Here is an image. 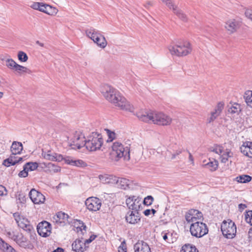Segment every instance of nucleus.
I'll list each match as a JSON object with an SVG mask.
<instances>
[{"mask_svg": "<svg viewBox=\"0 0 252 252\" xmlns=\"http://www.w3.org/2000/svg\"><path fill=\"white\" fill-rule=\"evenodd\" d=\"M104 97L109 102L120 107L122 110L133 112L134 108L126 99L121 95V93L111 86H104V91L102 92Z\"/></svg>", "mask_w": 252, "mask_h": 252, "instance_id": "nucleus-1", "label": "nucleus"}, {"mask_svg": "<svg viewBox=\"0 0 252 252\" xmlns=\"http://www.w3.org/2000/svg\"><path fill=\"white\" fill-rule=\"evenodd\" d=\"M136 115L140 120L143 122L152 123L158 125H169L172 121L170 117L162 113L153 111L144 113L139 112Z\"/></svg>", "mask_w": 252, "mask_h": 252, "instance_id": "nucleus-2", "label": "nucleus"}, {"mask_svg": "<svg viewBox=\"0 0 252 252\" xmlns=\"http://www.w3.org/2000/svg\"><path fill=\"white\" fill-rule=\"evenodd\" d=\"M168 50L172 56L183 57L190 53L192 49L189 42L183 41V42H177L174 46H169Z\"/></svg>", "mask_w": 252, "mask_h": 252, "instance_id": "nucleus-3", "label": "nucleus"}, {"mask_svg": "<svg viewBox=\"0 0 252 252\" xmlns=\"http://www.w3.org/2000/svg\"><path fill=\"white\" fill-rule=\"evenodd\" d=\"M13 216L18 226L26 231L31 239H34L36 235L30 221L27 218L21 216L18 212L14 213Z\"/></svg>", "mask_w": 252, "mask_h": 252, "instance_id": "nucleus-4", "label": "nucleus"}, {"mask_svg": "<svg viewBox=\"0 0 252 252\" xmlns=\"http://www.w3.org/2000/svg\"><path fill=\"white\" fill-rule=\"evenodd\" d=\"M102 144V136L96 132H93L84 142V146L90 151H95L99 149Z\"/></svg>", "mask_w": 252, "mask_h": 252, "instance_id": "nucleus-5", "label": "nucleus"}, {"mask_svg": "<svg viewBox=\"0 0 252 252\" xmlns=\"http://www.w3.org/2000/svg\"><path fill=\"white\" fill-rule=\"evenodd\" d=\"M112 151L110 153L112 158H115V160H118L120 158L124 157L125 159L130 158V150L128 147H124L120 143L116 142L112 146Z\"/></svg>", "mask_w": 252, "mask_h": 252, "instance_id": "nucleus-6", "label": "nucleus"}, {"mask_svg": "<svg viewBox=\"0 0 252 252\" xmlns=\"http://www.w3.org/2000/svg\"><path fill=\"white\" fill-rule=\"evenodd\" d=\"M87 36L94 41L99 47L104 48L107 42L105 37L93 28L86 30Z\"/></svg>", "mask_w": 252, "mask_h": 252, "instance_id": "nucleus-7", "label": "nucleus"}, {"mask_svg": "<svg viewBox=\"0 0 252 252\" xmlns=\"http://www.w3.org/2000/svg\"><path fill=\"white\" fill-rule=\"evenodd\" d=\"M190 232L193 236L201 238L208 233V229L205 223L197 221L191 224Z\"/></svg>", "mask_w": 252, "mask_h": 252, "instance_id": "nucleus-8", "label": "nucleus"}, {"mask_svg": "<svg viewBox=\"0 0 252 252\" xmlns=\"http://www.w3.org/2000/svg\"><path fill=\"white\" fill-rule=\"evenodd\" d=\"M220 228L223 235L226 238L232 239L236 235V226L234 222L231 220H229V222L223 220Z\"/></svg>", "mask_w": 252, "mask_h": 252, "instance_id": "nucleus-9", "label": "nucleus"}, {"mask_svg": "<svg viewBox=\"0 0 252 252\" xmlns=\"http://www.w3.org/2000/svg\"><path fill=\"white\" fill-rule=\"evenodd\" d=\"M5 65L10 69L13 70L20 75L22 73L31 74L32 71L26 66H24L17 63L13 59H7L6 60Z\"/></svg>", "mask_w": 252, "mask_h": 252, "instance_id": "nucleus-10", "label": "nucleus"}, {"mask_svg": "<svg viewBox=\"0 0 252 252\" xmlns=\"http://www.w3.org/2000/svg\"><path fill=\"white\" fill-rule=\"evenodd\" d=\"M51 224L47 221L43 220L37 225V231L38 234L43 237H47L51 233Z\"/></svg>", "mask_w": 252, "mask_h": 252, "instance_id": "nucleus-11", "label": "nucleus"}, {"mask_svg": "<svg viewBox=\"0 0 252 252\" xmlns=\"http://www.w3.org/2000/svg\"><path fill=\"white\" fill-rule=\"evenodd\" d=\"M85 205L89 211L95 212L100 209L101 201L97 197H91L86 199Z\"/></svg>", "mask_w": 252, "mask_h": 252, "instance_id": "nucleus-12", "label": "nucleus"}, {"mask_svg": "<svg viewBox=\"0 0 252 252\" xmlns=\"http://www.w3.org/2000/svg\"><path fill=\"white\" fill-rule=\"evenodd\" d=\"M29 195L32 202L34 204L43 203L45 200V196L34 189L31 190Z\"/></svg>", "mask_w": 252, "mask_h": 252, "instance_id": "nucleus-13", "label": "nucleus"}, {"mask_svg": "<svg viewBox=\"0 0 252 252\" xmlns=\"http://www.w3.org/2000/svg\"><path fill=\"white\" fill-rule=\"evenodd\" d=\"M241 26V22L235 19H231L225 23V28L229 34L236 32Z\"/></svg>", "mask_w": 252, "mask_h": 252, "instance_id": "nucleus-14", "label": "nucleus"}, {"mask_svg": "<svg viewBox=\"0 0 252 252\" xmlns=\"http://www.w3.org/2000/svg\"><path fill=\"white\" fill-rule=\"evenodd\" d=\"M42 156L44 158L52 161L60 162L63 160L64 159V158H63L62 155L58 154L54 152H52L51 151H48L47 152L43 151L42 153Z\"/></svg>", "mask_w": 252, "mask_h": 252, "instance_id": "nucleus-15", "label": "nucleus"}, {"mask_svg": "<svg viewBox=\"0 0 252 252\" xmlns=\"http://www.w3.org/2000/svg\"><path fill=\"white\" fill-rule=\"evenodd\" d=\"M139 212L129 211L125 218L127 222L130 224H135L140 220Z\"/></svg>", "mask_w": 252, "mask_h": 252, "instance_id": "nucleus-16", "label": "nucleus"}, {"mask_svg": "<svg viewBox=\"0 0 252 252\" xmlns=\"http://www.w3.org/2000/svg\"><path fill=\"white\" fill-rule=\"evenodd\" d=\"M63 160L65 163L67 164L78 167H85L87 165V164L83 160L81 159L75 160L70 157H66L64 158Z\"/></svg>", "mask_w": 252, "mask_h": 252, "instance_id": "nucleus-17", "label": "nucleus"}, {"mask_svg": "<svg viewBox=\"0 0 252 252\" xmlns=\"http://www.w3.org/2000/svg\"><path fill=\"white\" fill-rule=\"evenodd\" d=\"M133 249L135 252H151L148 244L143 241L137 242L134 245Z\"/></svg>", "mask_w": 252, "mask_h": 252, "instance_id": "nucleus-18", "label": "nucleus"}, {"mask_svg": "<svg viewBox=\"0 0 252 252\" xmlns=\"http://www.w3.org/2000/svg\"><path fill=\"white\" fill-rule=\"evenodd\" d=\"M241 152L245 156L252 158V142L246 141L240 147Z\"/></svg>", "mask_w": 252, "mask_h": 252, "instance_id": "nucleus-19", "label": "nucleus"}, {"mask_svg": "<svg viewBox=\"0 0 252 252\" xmlns=\"http://www.w3.org/2000/svg\"><path fill=\"white\" fill-rule=\"evenodd\" d=\"M87 248L85 243L80 239H76L72 244V249L75 252H84Z\"/></svg>", "mask_w": 252, "mask_h": 252, "instance_id": "nucleus-20", "label": "nucleus"}, {"mask_svg": "<svg viewBox=\"0 0 252 252\" xmlns=\"http://www.w3.org/2000/svg\"><path fill=\"white\" fill-rule=\"evenodd\" d=\"M227 111L228 114H230L233 116H235L236 115L238 116L242 111L241 106L237 103L228 105L227 106Z\"/></svg>", "mask_w": 252, "mask_h": 252, "instance_id": "nucleus-21", "label": "nucleus"}, {"mask_svg": "<svg viewBox=\"0 0 252 252\" xmlns=\"http://www.w3.org/2000/svg\"><path fill=\"white\" fill-rule=\"evenodd\" d=\"M81 139V135L78 134H76L74 135L73 137L71 139V143H70L71 146H74L72 147L73 149L77 148V149H80L81 148L84 146V142L85 140H82V143H79Z\"/></svg>", "mask_w": 252, "mask_h": 252, "instance_id": "nucleus-22", "label": "nucleus"}, {"mask_svg": "<svg viewBox=\"0 0 252 252\" xmlns=\"http://www.w3.org/2000/svg\"><path fill=\"white\" fill-rule=\"evenodd\" d=\"M69 218V216L62 212H59L54 217V219L56 222L58 223H65V221L69 222L68 219Z\"/></svg>", "mask_w": 252, "mask_h": 252, "instance_id": "nucleus-23", "label": "nucleus"}, {"mask_svg": "<svg viewBox=\"0 0 252 252\" xmlns=\"http://www.w3.org/2000/svg\"><path fill=\"white\" fill-rule=\"evenodd\" d=\"M16 155L12 153L8 158L3 161L2 164L5 166L9 167L10 165H14L18 163V161H17L18 158Z\"/></svg>", "mask_w": 252, "mask_h": 252, "instance_id": "nucleus-24", "label": "nucleus"}, {"mask_svg": "<svg viewBox=\"0 0 252 252\" xmlns=\"http://www.w3.org/2000/svg\"><path fill=\"white\" fill-rule=\"evenodd\" d=\"M23 150V145L21 142L14 141L11 146V151L13 155L21 154Z\"/></svg>", "mask_w": 252, "mask_h": 252, "instance_id": "nucleus-25", "label": "nucleus"}, {"mask_svg": "<svg viewBox=\"0 0 252 252\" xmlns=\"http://www.w3.org/2000/svg\"><path fill=\"white\" fill-rule=\"evenodd\" d=\"M16 242L21 247L25 249H32V245L27 241V239L23 236L18 237Z\"/></svg>", "mask_w": 252, "mask_h": 252, "instance_id": "nucleus-26", "label": "nucleus"}, {"mask_svg": "<svg viewBox=\"0 0 252 252\" xmlns=\"http://www.w3.org/2000/svg\"><path fill=\"white\" fill-rule=\"evenodd\" d=\"M0 249L3 252H16L11 246L5 243L0 238Z\"/></svg>", "mask_w": 252, "mask_h": 252, "instance_id": "nucleus-27", "label": "nucleus"}, {"mask_svg": "<svg viewBox=\"0 0 252 252\" xmlns=\"http://www.w3.org/2000/svg\"><path fill=\"white\" fill-rule=\"evenodd\" d=\"M181 252H198V251L194 245L186 244L182 247Z\"/></svg>", "mask_w": 252, "mask_h": 252, "instance_id": "nucleus-28", "label": "nucleus"}, {"mask_svg": "<svg viewBox=\"0 0 252 252\" xmlns=\"http://www.w3.org/2000/svg\"><path fill=\"white\" fill-rule=\"evenodd\" d=\"M203 166L208 169L211 171L216 170L218 168V161L216 160L214 161H210L209 162L203 164Z\"/></svg>", "mask_w": 252, "mask_h": 252, "instance_id": "nucleus-29", "label": "nucleus"}, {"mask_svg": "<svg viewBox=\"0 0 252 252\" xmlns=\"http://www.w3.org/2000/svg\"><path fill=\"white\" fill-rule=\"evenodd\" d=\"M132 208H131L130 210H133V212H138L140 210L141 208V204L140 202V199L138 197L135 198L134 199L133 202H132Z\"/></svg>", "mask_w": 252, "mask_h": 252, "instance_id": "nucleus-30", "label": "nucleus"}, {"mask_svg": "<svg viewBox=\"0 0 252 252\" xmlns=\"http://www.w3.org/2000/svg\"><path fill=\"white\" fill-rule=\"evenodd\" d=\"M244 97L247 105L252 108V91L245 92Z\"/></svg>", "mask_w": 252, "mask_h": 252, "instance_id": "nucleus-31", "label": "nucleus"}, {"mask_svg": "<svg viewBox=\"0 0 252 252\" xmlns=\"http://www.w3.org/2000/svg\"><path fill=\"white\" fill-rule=\"evenodd\" d=\"M130 185V181L126 178H121L119 179L118 186L126 189Z\"/></svg>", "mask_w": 252, "mask_h": 252, "instance_id": "nucleus-32", "label": "nucleus"}, {"mask_svg": "<svg viewBox=\"0 0 252 252\" xmlns=\"http://www.w3.org/2000/svg\"><path fill=\"white\" fill-rule=\"evenodd\" d=\"M252 179V177L248 175H242L236 178L237 181L241 183H248L251 181Z\"/></svg>", "mask_w": 252, "mask_h": 252, "instance_id": "nucleus-33", "label": "nucleus"}, {"mask_svg": "<svg viewBox=\"0 0 252 252\" xmlns=\"http://www.w3.org/2000/svg\"><path fill=\"white\" fill-rule=\"evenodd\" d=\"M24 165L27 167V169L28 171H34L38 167V164L36 162H27Z\"/></svg>", "mask_w": 252, "mask_h": 252, "instance_id": "nucleus-34", "label": "nucleus"}, {"mask_svg": "<svg viewBox=\"0 0 252 252\" xmlns=\"http://www.w3.org/2000/svg\"><path fill=\"white\" fill-rule=\"evenodd\" d=\"M58 9L54 7L50 6V5H47V8L45 10V13H46L50 15H54L57 13Z\"/></svg>", "mask_w": 252, "mask_h": 252, "instance_id": "nucleus-35", "label": "nucleus"}, {"mask_svg": "<svg viewBox=\"0 0 252 252\" xmlns=\"http://www.w3.org/2000/svg\"><path fill=\"white\" fill-rule=\"evenodd\" d=\"M174 13L183 21H187V17L186 14L183 13L182 11L178 9H174Z\"/></svg>", "mask_w": 252, "mask_h": 252, "instance_id": "nucleus-36", "label": "nucleus"}, {"mask_svg": "<svg viewBox=\"0 0 252 252\" xmlns=\"http://www.w3.org/2000/svg\"><path fill=\"white\" fill-rule=\"evenodd\" d=\"M189 211L193 218L201 219L203 217L202 213L197 210L190 209Z\"/></svg>", "mask_w": 252, "mask_h": 252, "instance_id": "nucleus-37", "label": "nucleus"}, {"mask_svg": "<svg viewBox=\"0 0 252 252\" xmlns=\"http://www.w3.org/2000/svg\"><path fill=\"white\" fill-rule=\"evenodd\" d=\"M18 58L22 62H26L28 60L27 55L23 51H19L18 53Z\"/></svg>", "mask_w": 252, "mask_h": 252, "instance_id": "nucleus-38", "label": "nucleus"}, {"mask_svg": "<svg viewBox=\"0 0 252 252\" xmlns=\"http://www.w3.org/2000/svg\"><path fill=\"white\" fill-rule=\"evenodd\" d=\"M224 107V103L222 102H220L218 103L216 108L214 110V112L220 115L222 110Z\"/></svg>", "mask_w": 252, "mask_h": 252, "instance_id": "nucleus-39", "label": "nucleus"}, {"mask_svg": "<svg viewBox=\"0 0 252 252\" xmlns=\"http://www.w3.org/2000/svg\"><path fill=\"white\" fill-rule=\"evenodd\" d=\"M154 201V198L151 195L146 197L143 200V204L147 206L151 205Z\"/></svg>", "mask_w": 252, "mask_h": 252, "instance_id": "nucleus-40", "label": "nucleus"}, {"mask_svg": "<svg viewBox=\"0 0 252 252\" xmlns=\"http://www.w3.org/2000/svg\"><path fill=\"white\" fill-rule=\"evenodd\" d=\"M245 220L247 223L252 225V211H249L245 214Z\"/></svg>", "mask_w": 252, "mask_h": 252, "instance_id": "nucleus-41", "label": "nucleus"}, {"mask_svg": "<svg viewBox=\"0 0 252 252\" xmlns=\"http://www.w3.org/2000/svg\"><path fill=\"white\" fill-rule=\"evenodd\" d=\"M220 115L213 111L211 112V116L207 119L208 123H211L215 121Z\"/></svg>", "mask_w": 252, "mask_h": 252, "instance_id": "nucleus-42", "label": "nucleus"}, {"mask_svg": "<svg viewBox=\"0 0 252 252\" xmlns=\"http://www.w3.org/2000/svg\"><path fill=\"white\" fill-rule=\"evenodd\" d=\"M184 151V150L183 149V148H181V147H179L178 148V149H177L176 150H173L174 152L172 154L171 159H173L175 158L177 156L181 154Z\"/></svg>", "mask_w": 252, "mask_h": 252, "instance_id": "nucleus-43", "label": "nucleus"}, {"mask_svg": "<svg viewBox=\"0 0 252 252\" xmlns=\"http://www.w3.org/2000/svg\"><path fill=\"white\" fill-rule=\"evenodd\" d=\"M18 176L21 178H25L28 176V171L27 169L26 166L24 165L23 170L19 173Z\"/></svg>", "mask_w": 252, "mask_h": 252, "instance_id": "nucleus-44", "label": "nucleus"}, {"mask_svg": "<svg viewBox=\"0 0 252 252\" xmlns=\"http://www.w3.org/2000/svg\"><path fill=\"white\" fill-rule=\"evenodd\" d=\"M135 197H136V196H132L128 197V198H127L126 199V205L129 209H131V207L132 208V202H133L134 199H135Z\"/></svg>", "mask_w": 252, "mask_h": 252, "instance_id": "nucleus-45", "label": "nucleus"}, {"mask_svg": "<svg viewBox=\"0 0 252 252\" xmlns=\"http://www.w3.org/2000/svg\"><path fill=\"white\" fill-rule=\"evenodd\" d=\"M105 130L107 132L108 138L110 139L111 141L115 139L116 134L114 131H112L108 129H105Z\"/></svg>", "mask_w": 252, "mask_h": 252, "instance_id": "nucleus-46", "label": "nucleus"}, {"mask_svg": "<svg viewBox=\"0 0 252 252\" xmlns=\"http://www.w3.org/2000/svg\"><path fill=\"white\" fill-rule=\"evenodd\" d=\"M47 166L49 168H52L54 172H58L61 170L60 167L59 166H57L51 162L48 163Z\"/></svg>", "mask_w": 252, "mask_h": 252, "instance_id": "nucleus-47", "label": "nucleus"}, {"mask_svg": "<svg viewBox=\"0 0 252 252\" xmlns=\"http://www.w3.org/2000/svg\"><path fill=\"white\" fill-rule=\"evenodd\" d=\"M163 2H166V5L169 8H172L173 11L174 12L175 9H177V7L175 6L173 3L171 2V1L169 0H161Z\"/></svg>", "mask_w": 252, "mask_h": 252, "instance_id": "nucleus-48", "label": "nucleus"}, {"mask_svg": "<svg viewBox=\"0 0 252 252\" xmlns=\"http://www.w3.org/2000/svg\"><path fill=\"white\" fill-rule=\"evenodd\" d=\"M185 219L186 221L190 223L192 221V218H193V217L192 216L191 213H190V211L189 210L186 213L185 216Z\"/></svg>", "mask_w": 252, "mask_h": 252, "instance_id": "nucleus-49", "label": "nucleus"}, {"mask_svg": "<svg viewBox=\"0 0 252 252\" xmlns=\"http://www.w3.org/2000/svg\"><path fill=\"white\" fill-rule=\"evenodd\" d=\"M119 179L120 178H118L116 176H111L110 177L109 181H108V182L112 184H116L118 185Z\"/></svg>", "mask_w": 252, "mask_h": 252, "instance_id": "nucleus-50", "label": "nucleus"}, {"mask_svg": "<svg viewBox=\"0 0 252 252\" xmlns=\"http://www.w3.org/2000/svg\"><path fill=\"white\" fill-rule=\"evenodd\" d=\"M119 252H126V243L123 242L118 248Z\"/></svg>", "mask_w": 252, "mask_h": 252, "instance_id": "nucleus-51", "label": "nucleus"}, {"mask_svg": "<svg viewBox=\"0 0 252 252\" xmlns=\"http://www.w3.org/2000/svg\"><path fill=\"white\" fill-rule=\"evenodd\" d=\"M18 200L20 203L24 204L26 201V196L23 193H19L18 195Z\"/></svg>", "mask_w": 252, "mask_h": 252, "instance_id": "nucleus-52", "label": "nucleus"}, {"mask_svg": "<svg viewBox=\"0 0 252 252\" xmlns=\"http://www.w3.org/2000/svg\"><path fill=\"white\" fill-rule=\"evenodd\" d=\"M77 221L79 222V224L80 225V226L77 227V228H79L80 230V231H82L83 229L86 231L87 226L85 224V223L81 220H77Z\"/></svg>", "mask_w": 252, "mask_h": 252, "instance_id": "nucleus-53", "label": "nucleus"}, {"mask_svg": "<svg viewBox=\"0 0 252 252\" xmlns=\"http://www.w3.org/2000/svg\"><path fill=\"white\" fill-rule=\"evenodd\" d=\"M8 236L11 239L13 240L14 241H16L19 236L17 235H15L13 232H8L7 233Z\"/></svg>", "mask_w": 252, "mask_h": 252, "instance_id": "nucleus-54", "label": "nucleus"}, {"mask_svg": "<svg viewBox=\"0 0 252 252\" xmlns=\"http://www.w3.org/2000/svg\"><path fill=\"white\" fill-rule=\"evenodd\" d=\"M245 14L246 16L252 21V10L247 9L245 11Z\"/></svg>", "mask_w": 252, "mask_h": 252, "instance_id": "nucleus-55", "label": "nucleus"}, {"mask_svg": "<svg viewBox=\"0 0 252 252\" xmlns=\"http://www.w3.org/2000/svg\"><path fill=\"white\" fill-rule=\"evenodd\" d=\"M96 237V236L95 235H92L88 239H86L84 243H85V246H86L87 244H89L91 243L95 238Z\"/></svg>", "mask_w": 252, "mask_h": 252, "instance_id": "nucleus-56", "label": "nucleus"}, {"mask_svg": "<svg viewBox=\"0 0 252 252\" xmlns=\"http://www.w3.org/2000/svg\"><path fill=\"white\" fill-rule=\"evenodd\" d=\"M41 5L40 2H33L31 5V7L35 9V10H38L40 9V6Z\"/></svg>", "mask_w": 252, "mask_h": 252, "instance_id": "nucleus-57", "label": "nucleus"}, {"mask_svg": "<svg viewBox=\"0 0 252 252\" xmlns=\"http://www.w3.org/2000/svg\"><path fill=\"white\" fill-rule=\"evenodd\" d=\"M47 4H44L43 3H41V5H40V9H39V11L45 13V10L47 8Z\"/></svg>", "mask_w": 252, "mask_h": 252, "instance_id": "nucleus-58", "label": "nucleus"}, {"mask_svg": "<svg viewBox=\"0 0 252 252\" xmlns=\"http://www.w3.org/2000/svg\"><path fill=\"white\" fill-rule=\"evenodd\" d=\"M229 153H227L226 155L223 154V156L221 159V162L223 163H225L228 160V157L229 156Z\"/></svg>", "mask_w": 252, "mask_h": 252, "instance_id": "nucleus-59", "label": "nucleus"}, {"mask_svg": "<svg viewBox=\"0 0 252 252\" xmlns=\"http://www.w3.org/2000/svg\"><path fill=\"white\" fill-rule=\"evenodd\" d=\"M246 208H247V205L245 204L240 203L238 205V209L240 212H242Z\"/></svg>", "mask_w": 252, "mask_h": 252, "instance_id": "nucleus-60", "label": "nucleus"}, {"mask_svg": "<svg viewBox=\"0 0 252 252\" xmlns=\"http://www.w3.org/2000/svg\"><path fill=\"white\" fill-rule=\"evenodd\" d=\"M4 191H7L6 188L4 186L0 185V195H3Z\"/></svg>", "mask_w": 252, "mask_h": 252, "instance_id": "nucleus-61", "label": "nucleus"}, {"mask_svg": "<svg viewBox=\"0 0 252 252\" xmlns=\"http://www.w3.org/2000/svg\"><path fill=\"white\" fill-rule=\"evenodd\" d=\"M211 151L215 152L216 154H220L222 152V150L220 148L219 149L218 148H215L213 150H212Z\"/></svg>", "mask_w": 252, "mask_h": 252, "instance_id": "nucleus-62", "label": "nucleus"}, {"mask_svg": "<svg viewBox=\"0 0 252 252\" xmlns=\"http://www.w3.org/2000/svg\"><path fill=\"white\" fill-rule=\"evenodd\" d=\"M151 209H146L145 210L143 213L146 216H148L151 213Z\"/></svg>", "mask_w": 252, "mask_h": 252, "instance_id": "nucleus-63", "label": "nucleus"}, {"mask_svg": "<svg viewBox=\"0 0 252 252\" xmlns=\"http://www.w3.org/2000/svg\"><path fill=\"white\" fill-rule=\"evenodd\" d=\"M52 252H64V250L62 248H58L56 250H54Z\"/></svg>", "mask_w": 252, "mask_h": 252, "instance_id": "nucleus-64", "label": "nucleus"}]
</instances>
